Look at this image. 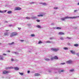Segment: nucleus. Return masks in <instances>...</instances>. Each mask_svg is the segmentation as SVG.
<instances>
[{"label":"nucleus","mask_w":79,"mask_h":79,"mask_svg":"<svg viewBox=\"0 0 79 79\" xmlns=\"http://www.w3.org/2000/svg\"><path fill=\"white\" fill-rule=\"evenodd\" d=\"M79 18V16H77L74 17H64V18L61 19V20H62V21H64V20H65V19H69V18L71 19H75L76 18Z\"/></svg>","instance_id":"obj_1"},{"label":"nucleus","mask_w":79,"mask_h":79,"mask_svg":"<svg viewBox=\"0 0 79 79\" xmlns=\"http://www.w3.org/2000/svg\"><path fill=\"white\" fill-rule=\"evenodd\" d=\"M18 33H17L16 32H13L10 35V37H13V36H15V35H17Z\"/></svg>","instance_id":"obj_2"},{"label":"nucleus","mask_w":79,"mask_h":79,"mask_svg":"<svg viewBox=\"0 0 79 79\" xmlns=\"http://www.w3.org/2000/svg\"><path fill=\"white\" fill-rule=\"evenodd\" d=\"M10 73V71L4 70L2 72V74H8Z\"/></svg>","instance_id":"obj_3"},{"label":"nucleus","mask_w":79,"mask_h":79,"mask_svg":"<svg viewBox=\"0 0 79 79\" xmlns=\"http://www.w3.org/2000/svg\"><path fill=\"white\" fill-rule=\"evenodd\" d=\"M51 50H52V51H53L54 52H57V51H58L59 50V49H56V48H52Z\"/></svg>","instance_id":"obj_4"},{"label":"nucleus","mask_w":79,"mask_h":79,"mask_svg":"<svg viewBox=\"0 0 79 79\" xmlns=\"http://www.w3.org/2000/svg\"><path fill=\"white\" fill-rule=\"evenodd\" d=\"M66 63L67 64H71V63H73V61L71 60H69L68 61H67Z\"/></svg>","instance_id":"obj_5"},{"label":"nucleus","mask_w":79,"mask_h":79,"mask_svg":"<svg viewBox=\"0 0 79 79\" xmlns=\"http://www.w3.org/2000/svg\"><path fill=\"white\" fill-rule=\"evenodd\" d=\"M21 10V8L19 7H16L15 9V10Z\"/></svg>","instance_id":"obj_6"},{"label":"nucleus","mask_w":79,"mask_h":79,"mask_svg":"<svg viewBox=\"0 0 79 79\" xmlns=\"http://www.w3.org/2000/svg\"><path fill=\"white\" fill-rule=\"evenodd\" d=\"M70 52H71V53L72 54H75L76 52L74 51H73V50H70Z\"/></svg>","instance_id":"obj_7"},{"label":"nucleus","mask_w":79,"mask_h":79,"mask_svg":"<svg viewBox=\"0 0 79 79\" xmlns=\"http://www.w3.org/2000/svg\"><path fill=\"white\" fill-rule=\"evenodd\" d=\"M14 69H15V70H16V71H18L19 70V69L18 67H15L14 68Z\"/></svg>","instance_id":"obj_8"},{"label":"nucleus","mask_w":79,"mask_h":79,"mask_svg":"<svg viewBox=\"0 0 79 79\" xmlns=\"http://www.w3.org/2000/svg\"><path fill=\"white\" fill-rule=\"evenodd\" d=\"M59 35H64V33H63V32H59Z\"/></svg>","instance_id":"obj_9"},{"label":"nucleus","mask_w":79,"mask_h":79,"mask_svg":"<svg viewBox=\"0 0 79 79\" xmlns=\"http://www.w3.org/2000/svg\"><path fill=\"white\" fill-rule=\"evenodd\" d=\"M15 44L14 42H12L11 43H9L8 45H13V44Z\"/></svg>","instance_id":"obj_10"},{"label":"nucleus","mask_w":79,"mask_h":79,"mask_svg":"<svg viewBox=\"0 0 79 79\" xmlns=\"http://www.w3.org/2000/svg\"><path fill=\"white\" fill-rule=\"evenodd\" d=\"M46 61H50V59L48 58H45L44 59Z\"/></svg>","instance_id":"obj_11"},{"label":"nucleus","mask_w":79,"mask_h":79,"mask_svg":"<svg viewBox=\"0 0 79 79\" xmlns=\"http://www.w3.org/2000/svg\"><path fill=\"white\" fill-rule=\"evenodd\" d=\"M54 59H55L56 60H58V57L56 56H55L54 57Z\"/></svg>","instance_id":"obj_12"},{"label":"nucleus","mask_w":79,"mask_h":79,"mask_svg":"<svg viewBox=\"0 0 79 79\" xmlns=\"http://www.w3.org/2000/svg\"><path fill=\"white\" fill-rule=\"evenodd\" d=\"M4 35H5V36L8 35V32H6L4 33Z\"/></svg>","instance_id":"obj_13"},{"label":"nucleus","mask_w":79,"mask_h":79,"mask_svg":"<svg viewBox=\"0 0 79 79\" xmlns=\"http://www.w3.org/2000/svg\"><path fill=\"white\" fill-rule=\"evenodd\" d=\"M46 43H48V44H51L52 43V42L50 41H46Z\"/></svg>","instance_id":"obj_14"},{"label":"nucleus","mask_w":79,"mask_h":79,"mask_svg":"<svg viewBox=\"0 0 79 79\" xmlns=\"http://www.w3.org/2000/svg\"><path fill=\"white\" fill-rule=\"evenodd\" d=\"M44 16V15H38L37 16H38V17H42V16Z\"/></svg>","instance_id":"obj_15"},{"label":"nucleus","mask_w":79,"mask_h":79,"mask_svg":"<svg viewBox=\"0 0 79 79\" xmlns=\"http://www.w3.org/2000/svg\"><path fill=\"white\" fill-rule=\"evenodd\" d=\"M64 70H62L60 71L59 72V73H64Z\"/></svg>","instance_id":"obj_16"},{"label":"nucleus","mask_w":79,"mask_h":79,"mask_svg":"<svg viewBox=\"0 0 79 79\" xmlns=\"http://www.w3.org/2000/svg\"><path fill=\"white\" fill-rule=\"evenodd\" d=\"M40 76V74L38 73H35V76Z\"/></svg>","instance_id":"obj_17"},{"label":"nucleus","mask_w":79,"mask_h":79,"mask_svg":"<svg viewBox=\"0 0 79 79\" xmlns=\"http://www.w3.org/2000/svg\"><path fill=\"white\" fill-rule=\"evenodd\" d=\"M12 13V11H9L7 12L8 14H10V13Z\"/></svg>","instance_id":"obj_18"},{"label":"nucleus","mask_w":79,"mask_h":79,"mask_svg":"<svg viewBox=\"0 0 79 79\" xmlns=\"http://www.w3.org/2000/svg\"><path fill=\"white\" fill-rule=\"evenodd\" d=\"M36 27H38V28H39L40 29H41L42 28L40 25H37L36 26Z\"/></svg>","instance_id":"obj_19"},{"label":"nucleus","mask_w":79,"mask_h":79,"mask_svg":"<svg viewBox=\"0 0 79 79\" xmlns=\"http://www.w3.org/2000/svg\"><path fill=\"white\" fill-rule=\"evenodd\" d=\"M74 47H78L79 46V44H74Z\"/></svg>","instance_id":"obj_20"},{"label":"nucleus","mask_w":79,"mask_h":79,"mask_svg":"<svg viewBox=\"0 0 79 79\" xmlns=\"http://www.w3.org/2000/svg\"><path fill=\"white\" fill-rule=\"evenodd\" d=\"M19 74H20V75H21V76H23V74H24L23 73H20V72H19Z\"/></svg>","instance_id":"obj_21"},{"label":"nucleus","mask_w":79,"mask_h":79,"mask_svg":"<svg viewBox=\"0 0 79 79\" xmlns=\"http://www.w3.org/2000/svg\"><path fill=\"white\" fill-rule=\"evenodd\" d=\"M56 29L60 30L61 29V28L60 27H57Z\"/></svg>","instance_id":"obj_22"},{"label":"nucleus","mask_w":79,"mask_h":79,"mask_svg":"<svg viewBox=\"0 0 79 79\" xmlns=\"http://www.w3.org/2000/svg\"><path fill=\"white\" fill-rule=\"evenodd\" d=\"M64 50H67L68 49V48L66 47H64Z\"/></svg>","instance_id":"obj_23"},{"label":"nucleus","mask_w":79,"mask_h":79,"mask_svg":"<svg viewBox=\"0 0 79 79\" xmlns=\"http://www.w3.org/2000/svg\"><path fill=\"white\" fill-rule=\"evenodd\" d=\"M6 69V70H8V69H10V67H6L5 68Z\"/></svg>","instance_id":"obj_24"},{"label":"nucleus","mask_w":79,"mask_h":79,"mask_svg":"<svg viewBox=\"0 0 79 79\" xmlns=\"http://www.w3.org/2000/svg\"><path fill=\"white\" fill-rule=\"evenodd\" d=\"M3 60V57H1V58H0V60Z\"/></svg>","instance_id":"obj_25"},{"label":"nucleus","mask_w":79,"mask_h":79,"mask_svg":"<svg viewBox=\"0 0 79 79\" xmlns=\"http://www.w3.org/2000/svg\"><path fill=\"white\" fill-rule=\"evenodd\" d=\"M31 37H35V35H34V34H32L31 35Z\"/></svg>","instance_id":"obj_26"},{"label":"nucleus","mask_w":79,"mask_h":79,"mask_svg":"<svg viewBox=\"0 0 79 79\" xmlns=\"http://www.w3.org/2000/svg\"><path fill=\"white\" fill-rule=\"evenodd\" d=\"M26 19H30V18L29 17H26Z\"/></svg>","instance_id":"obj_27"},{"label":"nucleus","mask_w":79,"mask_h":79,"mask_svg":"<svg viewBox=\"0 0 79 79\" xmlns=\"http://www.w3.org/2000/svg\"><path fill=\"white\" fill-rule=\"evenodd\" d=\"M38 44H42V41H39V42L38 43Z\"/></svg>","instance_id":"obj_28"},{"label":"nucleus","mask_w":79,"mask_h":79,"mask_svg":"<svg viewBox=\"0 0 79 79\" xmlns=\"http://www.w3.org/2000/svg\"><path fill=\"white\" fill-rule=\"evenodd\" d=\"M74 69H71L70 70V71L71 72H72L73 71H74Z\"/></svg>","instance_id":"obj_29"},{"label":"nucleus","mask_w":79,"mask_h":79,"mask_svg":"<svg viewBox=\"0 0 79 79\" xmlns=\"http://www.w3.org/2000/svg\"><path fill=\"white\" fill-rule=\"evenodd\" d=\"M58 7H55L54 8V9H58Z\"/></svg>","instance_id":"obj_30"},{"label":"nucleus","mask_w":79,"mask_h":79,"mask_svg":"<svg viewBox=\"0 0 79 79\" xmlns=\"http://www.w3.org/2000/svg\"><path fill=\"white\" fill-rule=\"evenodd\" d=\"M67 39H71V38L69 37H67Z\"/></svg>","instance_id":"obj_31"},{"label":"nucleus","mask_w":79,"mask_h":79,"mask_svg":"<svg viewBox=\"0 0 79 79\" xmlns=\"http://www.w3.org/2000/svg\"><path fill=\"white\" fill-rule=\"evenodd\" d=\"M13 69V67H9V69Z\"/></svg>","instance_id":"obj_32"},{"label":"nucleus","mask_w":79,"mask_h":79,"mask_svg":"<svg viewBox=\"0 0 79 79\" xmlns=\"http://www.w3.org/2000/svg\"><path fill=\"white\" fill-rule=\"evenodd\" d=\"M54 59V57H51V60H53Z\"/></svg>","instance_id":"obj_33"},{"label":"nucleus","mask_w":79,"mask_h":79,"mask_svg":"<svg viewBox=\"0 0 79 79\" xmlns=\"http://www.w3.org/2000/svg\"><path fill=\"white\" fill-rule=\"evenodd\" d=\"M60 39H61V40H63V37H60Z\"/></svg>","instance_id":"obj_34"},{"label":"nucleus","mask_w":79,"mask_h":79,"mask_svg":"<svg viewBox=\"0 0 79 79\" xmlns=\"http://www.w3.org/2000/svg\"><path fill=\"white\" fill-rule=\"evenodd\" d=\"M24 40H20V41L22 42H24Z\"/></svg>","instance_id":"obj_35"},{"label":"nucleus","mask_w":79,"mask_h":79,"mask_svg":"<svg viewBox=\"0 0 79 79\" xmlns=\"http://www.w3.org/2000/svg\"><path fill=\"white\" fill-rule=\"evenodd\" d=\"M11 61H14V59H13V58H11Z\"/></svg>","instance_id":"obj_36"},{"label":"nucleus","mask_w":79,"mask_h":79,"mask_svg":"<svg viewBox=\"0 0 79 79\" xmlns=\"http://www.w3.org/2000/svg\"><path fill=\"white\" fill-rule=\"evenodd\" d=\"M36 21H37V22H40V20H37Z\"/></svg>","instance_id":"obj_37"},{"label":"nucleus","mask_w":79,"mask_h":79,"mask_svg":"<svg viewBox=\"0 0 79 79\" xmlns=\"http://www.w3.org/2000/svg\"><path fill=\"white\" fill-rule=\"evenodd\" d=\"M0 13H3V12L2 11H1V10H0Z\"/></svg>","instance_id":"obj_38"},{"label":"nucleus","mask_w":79,"mask_h":79,"mask_svg":"<svg viewBox=\"0 0 79 79\" xmlns=\"http://www.w3.org/2000/svg\"><path fill=\"white\" fill-rule=\"evenodd\" d=\"M76 11H77V10H75L74 11V12H76Z\"/></svg>","instance_id":"obj_39"},{"label":"nucleus","mask_w":79,"mask_h":79,"mask_svg":"<svg viewBox=\"0 0 79 79\" xmlns=\"http://www.w3.org/2000/svg\"><path fill=\"white\" fill-rule=\"evenodd\" d=\"M18 29H19V30H20L21 28V27H18Z\"/></svg>","instance_id":"obj_40"},{"label":"nucleus","mask_w":79,"mask_h":79,"mask_svg":"<svg viewBox=\"0 0 79 79\" xmlns=\"http://www.w3.org/2000/svg\"><path fill=\"white\" fill-rule=\"evenodd\" d=\"M3 55H4L5 56H6V54L4 53L3 54Z\"/></svg>","instance_id":"obj_41"},{"label":"nucleus","mask_w":79,"mask_h":79,"mask_svg":"<svg viewBox=\"0 0 79 79\" xmlns=\"http://www.w3.org/2000/svg\"><path fill=\"white\" fill-rule=\"evenodd\" d=\"M77 56H79V53H78L77 54Z\"/></svg>","instance_id":"obj_42"},{"label":"nucleus","mask_w":79,"mask_h":79,"mask_svg":"<svg viewBox=\"0 0 79 79\" xmlns=\"http://www.w3.org/2000/svg\"><path fill=\"white\" fill-rule=\"evenodd\" d=\"M61 64H65V63H61Z\"/></svg>","instance_id":"obj_43"},{"label":"nucleus","mask_w":79,"mask_h":79,"mask_svg":"<svg viewBox=\"0 0 79 79\" xmlns=\"http://www.w3.org/2000/svg\"><path fill=\"white\" fill-rule=\"evenodd\" d=\"M49 39L50 40H52V39H53V38H50Z\"/></svg>","instance_id":"obj_44"},{"label":"nucleus","mask_w":79,"mask_h":79,"mask_svg":"<svg viewBox=\"0 0 79 79\" xmlns=\"http://www.w3.org/2000/svg\"><path fill=\"white\" fill-rule=\"evenodd\" d=\"M43 5H47V4H46V3H43Z\"/></svg>","instance_id":"obj_45"},{"label":"nucleus","mask_w":79,"mask_h":79,"mask_svg":"<svg viewBox=\"0 0 79 79\" xmlns=\"http://www.w3.org/2000/svg\"><path fill=\"white\" fill-rule=\"evenodd\" d=\"M9 30H6V32H8V31H9Z\"/></svg>","instance_id":"obj_46"},{"label":"nucleus","mask_w":79,"mask_h":79,"mask_svg":"<svg viewBox=\"0 0 79 79\" xmlns=\"http://www.w3.org/2000/svg\"><path fill=\"white\" fill-rule=\"evenodd\" d=\"M30 73V71H27V73Z\"/></svg>","instance_id":"obj_47"},{"label":"nucleus","mask_w":79,"mask_h":79,"mask_svg":"<svg viewBox=\"0 0 79 79\" xmlns=\"http://www.w3.org/2000/svg\"><path fill=\"white\" fill-rule=\"evenodd\" d=\"M8 52H10V51H8Z\"/></svg>","instance_id":"obj_48"},{"label":"nucleus","mask_w":79,"mask_h":79,"mask_svg":"<svg viewBox=\"0 0 79 79\" xmlns=\"http://www.w3.org/2000/svg\"><path fill=\"white\" fill-rule=\"evenodd\" d=\"M9 26H11V25H9Z\"/></svg>","instance_id":"obj_49"},{"label":"nucleus","mask_w":79,"mask_h":79,"mask_svg":"<svg viewBox=\"0 0 79 79\" xmlns=\"http://www.w3.org/2000/svg\"><path fill=\"white\" fill-rule=\"evenodd\" d=\"M5 12H6V10H5Z\"/></svg>","instance_id":"obj_50"},{"label":"nucleus","mask_w":79,"mask_h":79,"mask_svg":"<svg viewBox=\"0 0 79 79\" xmlns=\"http://www.w3.org/2000/svg\"><path fill=\"white\" fill-rule=\"evenodd\" d=\"M31 3H34L33 2H31Z\"/></svg>","instance_id":"obj_51"},{"label":"nucleus","mask_w":79,"mask_h":79,"mask_svg":"<svg viewBox=\"0 0 79 79\" xmlns=\"http://www.w3.org/2000/svg\"><path fill=\"white\" fill-rule=\"evenodd\" d=\"M78 5H79V3H78Z\"/></svg>","instance_id":"obj_52"},{"label":"nucleus","mask_w":79,"mask_h":79,"mask_svg":"<svg viewBox=\"0 0 79 79\" xmlns=\"http://www.w3.org/2000/svg\"><path fill=\"white\" fill-rule=\"evenodd\" d=\"M1 44H2L0 43V45H1Z\"/></svg>","instance_id":"obj_53"},{"label":"nucleus","mask_w":79,"mask_h":79,"mask_svg":"<svg viewBox=\"0 0 79 79\" xmlns=\"http://www.w3.org/2000/svg\"><path fill=\"white\" fill-rule=\"evenodd\" d=\"M6 22L7 23V22L6 21Z\"/></svg>","instance_id":"obj_54"},{"label":"nucleus","mask_w":79,"mask_h":79,"mask_svg":"<svg viewBox=\"0 0 79 79\" xmlns=\"http://www.w3.org/2000/svg\"><path fill=\"white\" fill-rule=\"evenodd\" d=\"M29 26V25H30V24H29V25H28Z\"/></svg>","instance_id":"obj_55"},{"label":"nucleus","mask_w":79,"mask_h":79,"mask_svg":"<svg viewBox=\"0 0 79 79\" xmlns=\"http://www.w3.org/2000/svg\"><path fill=\"white\" fill-rule=\"evenodd\" d=\"M35 18H36V17H35Z\"/></svg>","instance_id":"obj_56"},{"label":"nucleus","mask_w":79,"mask_h":79,"mask_svg":"<svg viewBox=\"0 0 79 79\" xmlns=\"http://www.w3.org/2000/svg\"><path fill=\"white\" fill-rule=\"evenodd\" d=\"M49 72H51V71H49Z\"/></svg>","instance_id":"obj_57"},{"label":"nucleus","mask_w":79,"mask_h":79,"mask_svg":"<svg viewBox=\"0 0 79 79\" xmlns=\"http://www.w3.org/2000/svg\"><path fill=\"white\" fill-rule=\"evenodd\" d=\"M74 79H76V78H74Z\"/></svg>","instance_id":"obj_58"}]
</instances>
